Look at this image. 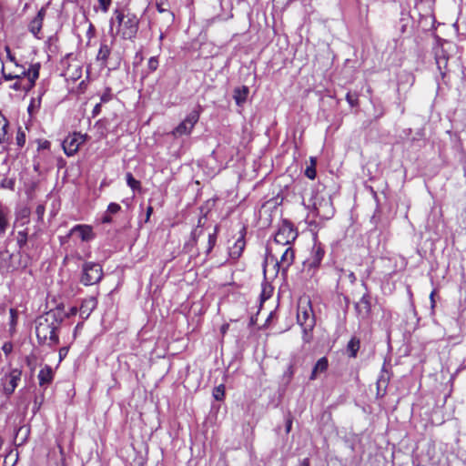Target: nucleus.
<instances>
[{
	"label": "nucleus",
	"instance_id": "obj_10",
	"mask_svg": "<svg viewBox=\"0 0 466 466\" xmlns=\"http://www.w3.org/2000/svg\"><path fill=\"white\" fill-rule=\"evenodd\" d=\"M313 208L316 215L325 219L330 218L334 214V208L329 198H320L319 199L316 197V200L313 202Z\"/></svg>",
	"mask_w": 466,
	"mask_h": 466
},
{
	"label": "nucleus",
	"instance_id": "obj_48",
	"mask_svg": "<svg viewBox=\"0 0 466 466\" xmlns=\"http://www.w3.org/2000/svg\"><path fill=\"white\" fill-rule=\"evenodd\" d=\"M228 328V325H223V326L221 327V332H222L223 334H224V333H226V331H227Z\"/></svg>",
	"mask_w": 466,
	"mask_h": 466
},
{
	"label": "nucleus",
	"instance_id": "obj_49",
	"mask_svg": "<svg viewBox=\"0 0 466 466\" xmlns=\"http://www.w3.org/2000/svg\"><path fill=\"white\" fill-rule=\"evenodd\" d=\"M43 212H44V208H43V207H41V206H38V207H37V213H38V214H42Z\"/></svg>",
	"mask_w": 466,
	"mask_h": 466
},
{
	"label": "nucleus",
	"instance_id": "obj_52",
	"mask_svg": "<svg viewBox=\"0 0 466 466\" xmlns=\"http://www.w3.org/2000/svg\"><path fill=\"white\" fill-rule=\"evenodd\" d=\"M265 293H268V290L264 289V290H263V295H264Z\"/></svg>",
	"mask_w": 466,
	"mask_h": 466
},
{
	"label": "nucleus",
	"instance_id": "obj_43",
	"mask_svg": "<svg viewBox=\"0 0 466 466\" xmlns=\"http://www.w3.org/2000/svg\"><path fill=\"white\" fill-rule=\"evenodd\" d=\"M152 212H153V208L149 206L147 208V218H146V221L149 220V218H150Z\"/></svg>",
	"mask_w": 466,
	"mask_h": 466
},
{
	"label": "nucleus",
	"instance_id": "obj_27",
	"mask_svg": "<svg viewBox=\"0 0 466 466\" xmlns=\"http://www.w3.org/2000/svg\"><path fill=\"white\" fill-rule=\"evenodd\" d=\"M6 215V211L0 208V233H5L8 225Z\"/></svg>",
	"mask_w": 466,
	"mask_h": 466
},
{
	"label": "nucleus",
	"instance_id": "obj_34",
	"mask_svg": "<svg viewBox=\"0 0 466 466\" xmlns=\"http://www.w3.org/2000/svg\"><path fill=\"white\" fill-rule=\"evenodd\" d=\"M121 209V207L116 203H110L107 207V212L116 214Z\"/></svg>",
	"mask_w": 466,
	"mask_h": 466
},
{
	"label": "nucleus",
	"instance_id": "obj_18",
	"mask_svg": "<svg viewBox=\"0 0 466 466\" xmlns=\"http://www.w3.org/2000/svg\"><path fill=\"white\" fill-rule=\"evenodd\" d=\"M110 53H111L110 46L106 43V41L102 42L100 45V48L98 50L97 56H96V60L101 62L102 66H106V61L110 56Z\"/></svg>",
	"mask_w": 466,
	"mask_h": 466
},
{
	"label": "nucleus",
	"instance_id": "obj_15",
	"mask_svg": "<svg viewBox=\"0 0 466 466\" xmlns=\"http://www.w3.org/2000/svg\"><path fill=\"white\" fill-rule=\"evenodd\" d=\"M44 19V11L40 10L37 15L32 19L28 25L29 31L35 35L40 33Z\"/></svg>",
	"mask_w": 466,
	"mask_h": 466
},
{
	"label": "nucleus",
	"instance_id": "obj_9",
	"mask_svg": "<svg viewBox=\"0 0 466 466\" xmlns=\"http://www.w3.org/2000/svg\"><path fill=\"white\" fill-rule=\"evenodd\" d=\"M199 119V112L198 110L191 111L186 118L173 130L172 134L175 137L183 135H189L194 128L195 125Z\"/></svg>",
	"mask_w": 466,
	"mask_h": 466
},
{
	"label": "nucleus",
	"instance_id": "obj_19",
	"mask_svg": "<svg viewBox=\"0 0 466 466\" xmlns=\"http://www.w3.org/2000/svg\"><path fill=\"white\" fill-rule=\"evenodd\" d=\"M248 95V88L245 86L238 87L234 90V99L237 105L240 106L246 102Z\"/></svg>",
	"mask_w": 466,
	"mask_h": 466
},
{
	"label": "nucleus",
	"instance_id": "obj_1",
	"mask_svg": "<svg viewBox=\"0 0 466 466\" xmlns=\"http://www.w3.org/2000/svg\"><path fill=\"white\" fill-rule=\"evenodd\" d=\"M297 319L303 329V340L306 343L310 342L311 331L315 327V317L309 299L300 300L298 306Z\"/></svg>",
	"mask_w": 466,
	"mask_h": 466
},
{
	"label": "nucleus",
	"instance_id": "obj_13",
	"mask_svg": "<svg viewBox=\"0 0 466 466\" xmlns=\"http://www.w3.org/2000/svg\"><path fill=\"white\" fill-rule=\"evenodd\" d=\"M76 235L83 241H88L93 238L91 227L87 225H76L70 231L68 236Z\"/></svg>",
	"mask_w": 466,
	"mask_h": 466
},
{
	"label": "nucleus",
	"instance_id": "obj_35",
	"mask_svg": "<svg viewBox=\"0 0 466 466\" xmlns=\"http://www.w3.org/2000/svg\"><path fill=\"white\" fill-rule=\"evenodd\" d=\"M98 3L102 11L106 13L111 5V0H98Z\"/></svg>",
	"mask_w": 466,
	"mask_h": 466
},
{
	"label": "nucleus",
	"instance_id": "obj_39",
	"mask_svg": "<svg viewBox=\"0 0 466 466\" xmlns=\"http://www.w3.org/2000/svg\"><path fill=\"white\" fill-rule=\"evenodd\" d=\"M67 354V349L66 348H61L59 350V360H62Z\"/></svg>",
	"mask_w": 466,
	"mask_h": 466
},
{
	"label": "nucleus",
	"instance_id": "obj_40",
	"mask_svg": "<svg viewBox=\"0 0 466 466\" xmlns=\"http://www.w3.org/2000/svg\"><path fill=\"white\" fill-rule=\"evenodd\" d=\"M435 293H436V290H432L430 295L431 305L432 309L435 307V299H434Z\"/></svg>",
	"mask_w": 466,
	"mask_h": 466
},
{
	"label": "nucleus",
	"instance_id": "obj_7",
	"mask_svg": "<svg viewBox=\"0 0 466 466\" xmlns=\"http://www.w3.org/2000/svg\"><path fill=\"white\" fill-rule=\"evenodd\" d=\"M87 135L81 133H73L68 135L63 141L62 147L66 156H74L79 149V147L87 139Z\"/></svg>",
	"mask_w": 466,
	"mask_h": 466
},
{
	"label": "nucleus",
	"instance_id": "obj_3",
	"mask_svg": "<svg viewBox=\"0 0 466 466\" xmlns=\"http://www.w3.org/2000/svg\"><path fill=\"white\" fill-rule=\"evenodd\" d=\"M116 19L118 23V33L125 39H132L135 37L138 28V20L133 14H124L120 11H116Z\"/></svg>",
	"mask_w": 466,
	"mask_h": 466
},
{
	"label": "nucleus",
	"instance_id": "obj_41",
	"mask_svg": "<svg viewBox=\"0 0 466 466\" xmlns=\"http://www.w3.org/2000/svg\"><path fill=\"white\" fill-rule=\"evenodd\" d=\"M263 272H264L265 277L267 278V274L268 273V258H266V260L264 262Z\"/></svg>",
	"mask_w": 466,
	"mask_h": 466
},
{
	"label": "nucleus",
	"instance_id": "obj_51",
	"mask_svg": "<svg viewBox=\"0 0 466 466\" xmlns=\"http://www.w3.org/2000/svg\"><path fill=\"white\" fill-rule=\"evenodd\" d=\"M265 293H268V290L264 289V290H263V295H264Z\"/></svg>",
	"mask_w": 466,
	"mask_h": 466
},
{
	"label": "nucleus",
	"instance_id": "obj_23",
	"mask_svg": "<svg viewBox=\"0 0 466 466\" xmlns=\"http://www.w3.org/2000/svg\"><path fill=\"white\" fill-rule=\"evenodd\" d=\"M126 179L128 187H131L132 190H138L140 189V182L137 180L131 173H127Z\"/></svg>",
	"mask_w": 466,
	"mask_h": 466
},
{
	"label": "nucleus",
	"instance_id": "obj_8",
	"mask_svg": "<svg viewBox=\"0 0 466 466\" xmlns=\"http://www.w3.org/2000/svg\"><path fill=\"white\" fill-rule=\"evenodd\" d=\"M297 237L298 232L293 226L290 223L284 221L279 228L274 239L279 245L288 246L293 242Z\"/></svg>",
	"mask_w": 466,
	"mask_h": 466
},
{
	"label": "nucleus",
	"instance_id": "obj_33",
	"mask_svg": "<svg viewBox=\"0 0 466 466\" xmlns=\"http://www.w3.org/2000/svg\"><path fill=\"white\" fill-rule=\"evenodd\" d=\"M112 99V94L110 89H106V92L100 97V103H107Z\"/></svg>",
	"mask_w": 466,
	"mask_h": 466
},
{
	"label": "nucleus",
	"instance_id": "obj_21",
	"mask_svg": "<svg viewBox=\"0 0 466 466\" xmlns=\"http://www.w3.org/2000/svg\"><path fill=\"white\" fill-rule=\"evenodd\" d=\"M244 247H245V241H244L243 238H239L235 242L234 247L230 249V252H229L230 256L233 258H239L244 249Z\"/></svg>",
	"mask_w": 466,
	"mask_h": 466
},
{
	"label": "nucleus",
	"instance_id": "obj_4",
	"mask_svg": "<svg viewBox=\"0 0 466 466\" xmlns=\"http://www.w3.org/2000/svg\"><path fill=\"white\" fill-rule=\"evenodd\" d=\"M22 371L18 369H13L5 374L0 380V399L5 400L14 393L21 380Z\"/></svg>",
	"mask_w": 466,
	"mask_h": 466
},
{
	"label": "nucleus",
	"instance_id": "obj_22",
	"mask_svg": "<svg viewBox=\"0 0 466 466\" xmlns=\"http://www.w3.org/2000/svg\"><path fill=\"white\" fill-rule=\"evenodd\" d=\"M156 5L159 13H167L168 15L173 19L174 15L168 10V3L167 0H157Z\"/></svg>",
	"mask_w": 466,
	"mask_h": 466
},
{
	"label": "nucleus",
	"instance_id": "obj_24",
	"mask_svg": "<svg viewBox=\"0 0 466 466\" xmlns=\"http://www.w3.org/2000/svg\"><path fill=\"white\" fill-rule=\"evenodd\" d=\"M360 349V341L355 339H351L348 343V350L350 352V356L356 357L357 351Z\"/></svg>",
	"mask_w": 466,
	"mask_h": 466
},
{
	"label": "nucleus",
	"instance_id": "obj_38",
	"mask_svg": "<svg viewBox=\"0 0 466 466\" xmlns=\"http://www.w3.org/2000/svg\"><path fill=\"white\" fill-rule=\"evenodd\" d=\"M101 105H102L101 103H98V104H96L95 106V107L93 109V112H92L93 116H96L97 115L100 114V112H101Z\"/></svg>",
	"mask_w": 466,
	"mask_h": 466
},
{
	"label": "nucleus",
	"instance_id": "obj_2",
	"mask_svg": "<svg viewBox=\"0 0 466 466\" xmlns=\"http://www.w3.org/2000/svg\"><path fill=\"white\" fill-rule=\"evenodd\" d=\"M56 325L48 318L40 317L36 321L35 334L38 342L53 346L58 343V336L56 333Z\"/></svg>",
	"mask_w": 466,
	"mask_h": 466
},
{
	"label": "nucleus",
	"instance_id": "obj_12",
	"mask_svg": "<svg viewBox=\"0 0 466 466\" xmlns=\"http://www.w3.org/2000/svg\"><path fill=\"white\" fill-rule=\"evenodd\" d=\"M294 261V250L292 249L291 247H287L284 250V252L282 253L281 255V258L279 261H276V263H274L272 265L273 267V272H272V275L273 276H276L279 272V270H283V271H286L289 266L293 263Z\"/></svg>",
	"mask_w": 466,
	"mask_h": 466
},
{
	"label": "nucleus",
	"instance_id": "obj_11",
	"mask_svg": "<svg viewBox=\"0 0 466 466\" xmlns=\"http://www.w3.org/2000/svg\"><path fill=\"white\" fill-rule=\"evenodd\" d=\"M29 67L25 68L24 66L19 65L18 63L14 64L13 68H9L8 66H2V75L5 80H14V79H23L28 78Z\"/></svg>",
	"mask_w": 466,
	"mask_h": 466
},
{
	"label": "nucleus",
	"instance_id": "obj_47",
	"mask_svg": "<svg viewBox=\"0 0 466 466\" xmlns=\"http://www.w3.org/2000/svg\"><path fill=\"white\" fill-rule=\"evenodd\" d=\"M349 278L350 279L351 282H354L356 280V277L353 272L350 273Z\"/></svg>",
	"mask_w": 466,
	"mask_h": 466
},
{
	"label": "nucleus",
	"instance_id": "obj_5",
	"mask_svg": "<svg viewBox=\"0 0 466 466\" xmlns=\"http://www.w3.org/2000/svg\"><path fill=\"white\" fill-rule=\"evenodd\" d=\"M40 64H32L29 66L28 78L15 79V82L10 86V87L16 91L28 92L35 85L36 79L39 77Z\"/></svg>",
	"mask_w": 466,
	"mask_h": 466
},
{
	"label": "nucleus",
	"instance_id": "obj_30",
	"mask_svg": "<svg viewBox=\"0 0 466 466\" xmlns=\"http://www.w3.org/2000/svg\"><path fill=\"white\" fill-rule=\"evenodd\" d=\"M314 253V262L319 263L324 256V250L320 247H315Z\"/></svg>",
	"mask_w": 466,
	"mask_h": 466
},
{
	"label": "nucleus",
	"instance_id": "obj_29",
	"mask_svg": "<svg viewBox=\"0 0 466 466\" xmlns=\"http://www.w3.org/2000/svg\"><path fill=\"white\" fill-rule=\"evenodd\" d=\"M217 240V228L214 229L213 233L208 234V247H207V254H208L212 248H214Z\"/></svg>",
	"mask_w": 466,
	"mask_h": 466
},
{
	"label": "nucleus",
	"instance_id": "obj_14",
	"mask_svg": "<svg viewBox=\"0 0 466 466\" xmlns=\"http://www.w3.org/2000/svg\"><path fill=\"white\" fill-rule=\"evenodd\" d=\"M97 301L96 298L89 297L83 300L80 307V315L83 318H87L91 312L96 308Z\"/></svg>",
	"mask_w": 466,
	"mask_h": 466
},
{
	"label": "nucleus",
	"instance_id": "obj_25",
	"mask_svg": "<svg viewBox=\"0 0 466 466\" xmlns=\"http://www.w3.org/2000/svg\"><path fill=\"white\" fill-rule=\"evenodd\" d=\"M448 58L445 56H437L436 57V64L440 70V73L444 76L445 72L444 69L447 66Z\"/></svg>",
	"mask_w": 466,
	"mask_h": 466
},
{
	"label": "nucleus",
	"instance_id": "obj_37",
	"mask_svg": "<svg viewBox=\"0 0 466 466\" xmlns=\"http://www.w3.org/2000/svg\"><path fill=\"white\" fill-rule=\"evenodd\" d=\"M347 101L350 103V106H355L357 103V98L354 97L351 94L348 93L346 96Z\"/></svg>",
	"mask_w": 466,
	"mask_h": 466
},
{
	"label": "nucleus",
	"instance_id": "obj_31",
	"mask_svg": "<svg viewBox=\"0 0 466 466\" xmlns=\"http://www.w3.org/2000/svg\"><path fill=\"white\" fill-rule=\"evenodd\" d=\"M158 66V60L156 56H152L149 58L148 60V63H147V67L148 69L151 71V72H154L155 70H157Z\"/></svg>",
	"mask_w": 466,
	"mask_h": 466
},
{
	"label": "nucleus",
	"instance_id": "obj_17",
	"mask_svg": "<svg viewBox=\"0 0 466 466\" xmlns=\"http://www.w3.org/2000/svg\"><path fill=\"white\" fill-rule=\"evenodd\" d=\"M37 378L40 386L51 383L54 378L52 368L48 365H46L43 369L40 370Z\"/></svg>",
	"mask_w": 466,
	"mask_h": 466
},
{
	"label": "nucleus",
	"instance_id": "obj_28",
	"mask_svg": "<svg viewBox=\"0 0 466 466\" xmlns=\"http://www.w3.org/2000/svg\"><path fill=\"white\" fill-rule=\"evenodd\" d=\"M225 396V386L223 384L218 385L213 390V397L217 400H222Z\"/></svg>",
	"mask_w": 466,
	"mask_h": 466
},
{
	"label": "nucleus",
	"instance_id": "obj_45",
	"mask_svg": "<svg viewBox=\"0 0 466 466\" xmlns=\"http://www.w3.org/2000/svg\"><path fill=\"white\" fill-rule=\"evenodd\" d=\"M111 221H112V218H111V217H110V216H107V215H106V216H105V217L103 218V222H104V223H110Z\"/></svg>",
	"mask_w": 466,
	"mask_h": 466
},
{
	"label": "nucleus",
	"instance_id": "obj_36",
	"mask_svg": "<svg viewBox=\"0 0 466 466\" xmlns=\"http://www.w3.org/2000/svg\"><path fill=\"white\" fill-rule=\"evenodd\" d=\"M5 52H6L7 59H8L11 63H13V64L17 63V61H16V59H15V56L12 54L11 49H10V47H9L8 46H6L5 47Z\"/></svg>",
	"mask_w": 466,
	"mask_h": 466
},
{
	"label": "nucleus",
	"instance_id": "obj_42",
	"mask_svg": "<svg viewBox=\"0 0 466 466\" xmlns=\"http://www.w3.org/2000/svg\"><path fill=\"white\" fill-rule=\"evenodd\" d=\"M3 350H4V351H5L6 354H8V353L11 351V350H12V345H11V344H5V345L3 346Z\"/></svg>",
	"mask_w": 466,
	"mask_h": 466
},
{
	"label": "nucleus",
	"instance_id": "obj_26",
	"mask_svg": "<svg viewBox=\"0 0 466 466\" xmlns=\"http://www.w3.org/2000/svg\"><path fill=\"white\" fill-rule=\"evenodd\" d=\"M311 165L308 167L305 170V175L309 179H314L316 177V160L314 157H310Z\"/></svg>",
	"mask_w": 466,
	"mask_h": 466
},
{
	"label": "nucleus",
	"instance_id": "obj_44",
	"mask_svg": "<svg viewBox=\"0 0 466 466\" xmlns=\"http://www.w3.org/2000/svg\"><path fill=\"white\" fill-rule=\"evenodd\" d=\"M291 426H292V420L290 419H289L287 420V423H286V431L287 432H289L290 430H291Z\"/></svg>",
	"mask_w": 466,
	"mask_h": 466
},
{
	"label": "nucleus",
	"instance_id": "obj_46",
	"mask_svg": "<svg viewBox=\"0 0 466 466\" xmlns=\"http://www.w3.org/2000/svg\"><path fill=\"white\" fill-rule=\"evenodd\" d=\"M299 466H309V461L308 459L303 460Z\"/></svg>",
	"mask_w": 466,
	"mask_h": 466
},
{
	"label": "nucleus",
	"instance_id": "obj_6",
	"mask_svg": "<svg viewBox=\"0 0 466 466\" xmlns=\"http://www.w3.org/2000/svg\"><path fill=\"white\" fill-rule=\"evenodd\" d=\"M103 276L102 267L97 263L87 262L83 266L81 282L86 285H94L99 282Z\"/></svg>",
	"mask_w": 466,
	"mask_h": 466
},
{
	"label": "nucleus",
	"instance_id": "obj_16",
	"mask_svg": "<svg viewBox=\"0 0 466 466\" xmlns=\"http://www.w3.org/2000/svg\"><path fill=\"white\" fill-rule=\"evenodd\" d=\"M329 367V361L326 357L320 358L313 367V370L311 371V374L309 376L310 380H314L318 378V375L325 372L328 370Z\"/></svg>",
	"mask_w": 466,
	"mask_h": 466
},
{
	"label": "nucleus",
	"instance_id": "obj_50",
	"mask_svg": "<svg viewBox=\"0 0 466 466\" xmlns=\"http://www.w3.org/2000/svg\"><path fill=\"white\" fill-rule=\"evenodd\" d=\"M17 140H18V144H19V145H21L22 138H20L19 137H17Z\"/></svg>",
	"mask_w": 466,
	"mask_h": 466
},
{
	"label": "nucleus",
	"instance_id": "obj_20",
	"mask_svg": "<svg viewBox=\"0 0 466 466\" xmlns=\"http://www.w3.org/2000/svg\"><path fill=\"white\" fill-rule=\"evenodd\" d=\"M356 309L360 314L366 316L369 314L370 310V304L369 298L367 296H363L360 301L356 304Z\"/></svg>",
	"mask_w": 466,
	"mask_h": 466
},
{
	"label": "nucleus",
	"instance_id": "obj_32",
	"mask_svg": "<svg viewBox=\"0 0 466 466\" xmlns=\"http://www.w3.org/2000/svg\"><path fill=\"white\" fill-rule=\"evenodd\" d=\"M16 321H17L16 310L14 309H10V326H11V329H13L15 326Z\"/></svg>",
	"mask_w": 466,
	"mask_h": 466
}]
</instances>
